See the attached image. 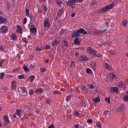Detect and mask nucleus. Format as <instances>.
Wrapping results in <instances>:
<instances>
[{
	"mask_svg": "<svg viewBox=\"0 0 128 128\" xmlns=\"http://www.w3.org/2000/svg\"><path fill=\"white\" fill-rule=\"evenodd\" d=\"M114 6V3L108 4L106 6L102 8V12H108V10H112Z\"/></svg>",
	"mask_w": 128,
	"mask_h": 128,
	"instance_id": "nucleus-1",
	"label": "nucleus"
},
{
	"mask_svg": "<svg viewBox=\"0 0 128 128\" xmlns=\"http://www.w3.org/2000/svg\"><path fill=\"white\" fill-rule=\"evenodd\" d=\"M87 52L91 56H96V51L90 47H88L86 49Z\"/></svg>",
	"mask_w": 128,
	"mask_h": 128,
	"instance_id": "nucleus-2",
	"label": "nucleus"
},
{
	"mask_svg": "<svg viewBox=\"0 0 128 128\" xmlns=\"http://www.w3.org/2000/svg\"><path fill=\"white\" fill-rule=\"evenodd\" d=\"M74 4H76V0H68L66 2V4L68 6H70L72 8H74Z\"/></svg>",
	"mask_w": 128,
	"mask_h": 128,
	"instance_id": "nucleus-3",
	"label": "nucleus"
},
{
	"mask_svg": "<svg viewBox=\"0 0 128 128\" xmlns=\"http://www.w3.org/2000/svg\"><path fill=\"white\" fill-rule=\"evenodd\" d=\"M44 28H50V19H46L45 20H44Z\"/></svg>",
	"mask_w": 128,
	"mask_h": 128,
	"instance_id": "nucleus-4",
	"label": "nucleus"
},
{
	"mask_svg": "<svg viewBox=\"0 0 128 128\" xmlns=\"http://www.w3.org/2000/svg\"><path fill=\"white\" fill-rule=\"evenodd\" d=\"M108 26H110V24H108V22H105L104 23L101 27V28L102 30V32H104L106 30H108Z\"/></svg>",
	"mask_w": 128,
	"mask_h": 128,
	"instance_id": "nucleus-5",
	"label": "nucleus"
},
{
	"mask_svg": "<svg viewBox=\"0 0 128 128\" xmlns=\"http://www.w3.org/2000/svg\"><path fill=\"white\" fill-rule=\"evenodd\" d=\"M10 88L11 90H16V82L12 81L11 82V86L10 87Z\"/></svg>",
	"mask_w": 128,
	"mask_h": 128,
	"instance_id": "nucleus-6",
	"label": "nucleus"
},
{
	"mask_svg": "<svg viewBox=\"0 0 128 128\" xmlns=\"http://www.w3.org/2000/svg\"><path fill=\"white\" fill-rule=\"evenodd\" d=\"M110 92L113 94V92H118V87H111L110 89Z\"/></svg>",
	"mask_w": 128,
	"mask_h": 128,
	"instance_id": "nucleus-7",
	"label": "nucleus"
},
{
	"mask_svg": "<svg viewBox=\"0 0 128 128\" xmlns=\"http://www.w3.org/2000/svg\"><path fill=\"white\" fill-rule=\"evenodd\" d=\"M80 31L78 30L76 31H74L72 34V36L74 38H78V36H80Z\"/></svg>",
	"mask_w": 128,
	"mask_h": 128,
	"instance_id": "nucleus-8",
	"label": "nucleus"
},
{
	"mask_svg": "<svg viewBox=\"0 0 128 128\" xmlns=\"http://www.w3.org/2000/svg\"><path fill=\"white\" fill-rule=\"evenodd\" d=\"M126 108V106L124 104H122L118 108V112H124L126 110L124 109Z\"/></svg>",
	"mask_w": 128,
	"mask_h": 128,
	"instance_id": "nucleus-9",
	"label": "nucleus"
},
{
	"mask_svg": "<svg viewBox=\"0 0 128 128\" xmlns=\"http://www.w3.org/2000/svg\"><path fill=\"white\" fill-rule=\"evenodd\" d=\"M16 28L17 30H16V32L22 34V27L18 25H17Z\"/></svg>",
	"mask_w": 128,
	"mask_h": 128,
	"instance_id": "nucleus-10",
	"label": "nucleus"
},
{
	"mask_svg": "<svg viewBox=\"0 0 128 128\" xmlns=\"http://www.w3.org/2000/svg\"><path fill=\"white\" fill-rule=\"evenodd\" d=\"M8 28L6 26H2L0 28L1 32L6 33V32H8Z\"/></svg>",
	"mask_w": 128,
	"mask_h": 128,
	"instance_id": "nucleus-11",
	"label": "nucleus"
},
{
	"mask_svg": "<svg viewBox=\"0 0 128 128\" xmlns=\"http://www.w3.org/2000/svg\"><path fill=\"white\" fill-rule=\"evenodd\" d=\"M10 37L12 40H18V36H16L14 33H12V34L10 36Z\"/></svg>",
	"mask_w": 128,
	"mask_h": 128,
	"instance_id": "nucleus-12",
	"label": "nucleus"
},
{
	"mask_svg": "<svg viewBox=\"0 0 128 128\" xmlns=\"http://www.w3.org/2000/svg\"><path fill=\"white\" fill-rule=\"evenodd\" d=\"M30 31L32 34H34V32H36V26H34V25L31 26V28H30Z\"/></svg>",
	"mask_w": 128,
	"mask_h": 128,
	"instance_id": "nucleus-13",
	"label": "nucleus"
},
{
	"mask_svg": "<svg viewBox=\"0 0 128 128\" xmlns=\"http://www.w3.org/2000/svg\"><path fill=\"white\" fill-rule=\"evenodd\" d=\"M108 76L111 78V80H114L116 78V76L114 74V73H110L108 74Z\"/></svg>",
	"mask_w": 128,
	"mask_h": 128,
	"instance_id": "nucleus-14",
	"label": "nucleus"
},
{
	"mask_svg": "<svg viewBox=\"0 0 128 128\" xmlns=\"http://www.w3.org/2000/svg\"><path fill=\"white\" fill-rule=\"evenodd\" d=\"M88 60V58L86 56H83L80 57V60L81 62H87Z\"/></svg>",
	"mask_w": 128,
	"mask_h": 128,
	"instance_id": "nucleus-15",
	"label": "nucleus"
},
{
	"mask_svg": "<svg viewBox=\"0 0 128 128\" xmlns=\"http://www.w3.org/2000/svg\"><path fill=\"white\" fill-rule=\"evenodd\" d=\"M16 114H17L19 118H22V110L20 109L16 110Z\"/></svg>",
	"mask_w": 128,
	"mask_h": 128,
	"instance_id": "nucleus-16",
	"label": "nucleus"
},
{
	"mask_svg": "<svg viewBox=\"0 0 128 128\" xmlns=\"http://www.w3.org/2000/svg\"><path fill=\"white\" fill-rule=\"evenodd\" d=\"M74 44H80V38H76L74 40Z\"/></svg>",
	"mask_w": 128,
	"mask_h": 128,
	"instance_id": "nucleus-17",
	"label": "nucleus"
},
{
	"mask_svg": "<svg viewBox=\"0 0 128 128\" xmlns=\"http://www.w3.org/2000/svg\"><path fill=\"white\" fill-rule=\"evenodd\" d=\"M18 91L20 92H26V88L24 87H20L18 88Z\"/></svg>",
	"mask_w": 128,
	"mask_h": 128,
	"instance_id": "nucleus-18",
	"label": "nucleus"
},
{
	"mask_svg": "<svg viewBox=\"0 0 128 128\" xmlns=\"http://www.w3.org/2000/svg\"><path fill=\"white\" fill-rule=\"evenodd\" d=\"M62 14H64V10H62V8H61L59 10H58L57 12V16H60Z\"/></svg>",
	"mask_w": 128,
	"mask_h": 128,
	"instance_id": "nucleus-19",
	"label": "nucleus"
},
{
	"mask_svg": "<svg viewBox=\"0 0 128 128\" xmlns=\"http://www.w3.org/2000/svg\"><path fill=\"white\" fill-rule=\"evenodd\" d=\"M92 101L94 102H100V98L99 96H98L96 98H93Z\"/></svg>",
	"mask_w": 128,
	"mask_h": 128,
	"instance_id": "nucleus-20",
	"label": "nucleus"
},
{
	"mask_svg": "<svg viewBox=\"0 0 128 128\" xmlns=\"http://www.w3.org/2000/svg\"><path fill=\"white\" fill-rule=\"evenodd\" d=\"M78 32H79L80 34H88V32H86V30H84V29L83 28L79 29L78 30Z\"/></svg>",
	"mask_w": 128,
	"mask_h": 128,
	"instance_id": "nucleus-21",
	"label": "nucleus"
},
{
	"mask_svg": "<svg viewBox=\"0 0 128 128\" xmlns=\"http://www.w3.org/2000/svg\"><path fill=\"white\" fill-rule=\"evenodd\" d=\"M24 110L26 112H30V108L29 106H26V105L24 106Z\"/></svg>",
	"mask_w": 128,
	"mask_h": 128,
	"instance_id": "nucleus-22",
	"label": "nucleus"
},
{
	"mask_svg": "<svg viewBox=\"0 0 128 128\" xmlns=\"http://www.w3.org/2000/svg\"><path fill=\"white\" fill-rule=\"evenodd\" d=\"M90 6L96 8V1H92L90 2Z\"/></svg>",
	"mask_w": 128,
	"mask_h": 128,
	"instance_id": "nucleus-23",
	"label": "nucleus"
},
{
	"mask_svg": "<svg viewBox=\"0 0 128 128\" xmlns=\"http://www.w3.org/2000/svg\"><path fill=\"white\" fill-rule=\"evenodd\" d=\"M23 69L24 72H30V68H28V67L26 65V64H24L23 65Z\"/></svg>",
	"mask_w": 128,
	"mask_h": 128,
	"instance_id": "nucleus-24",
	"label": "nucleus"
},
{
	"mask_svg": "<svg viewBox=\"0 0 128 128\" xmlns=\"http://www.w3.org/2000/svg\"><path fill=\"white\" fill-rule=\"evenodd\" d=\"M25 12H26V16L28 18L30 17V9L28 8H26L25 9Z\"/></svg>",
	"mask_w": 128,
	"mask_h": 128,
	"instance_id": "nucleus-25",
	"label": "nucleus"
},
{
	"mask_svg": "<svg viewBox=\"0 0 128 128\" xmlns=\"http://www.w3.org/2000/svg\"><path fill=\"white\" fill-rule=\"evenodd\" d=\"M104 66L108 70H112V68H110V64H108V63H106L104 64Z\"/></svg>",
	"mask_w": 128,
	"mask_h": 128,
	"instance_id": "nucleus-26",
	"label": "nucleus"
},
{
	"mask_svg": "<svg viewBox=\"0 0 128 128\" xmlns=\"http://www.w3.org/2000/svg\"><path fill=\"white\" fill-rule=\"evenodd\" d=\"M44 92L42 88H37L35 90L36 94H42Z\"/></svg>",
	"mask_w": 128,
	"mask_h": 128,
	"instance_id": "nucleus-27",
	"label": "nucleus"
},
{
	"mask_svg": "<svg viewBox=\"0 0 128 128\" xmlns=\"http://www.w3.org/2000/svg\"><path fill=\"white\" fill-rule=\"evenodd\" d=\"M56 2L58 6H62V0H56Z\"/></svg>",
	"mask_w": 128,
	"mask_h": 128,
	"instance_id": "nucleus-28",
	"label": "nucleus"
},
{
	"mask_svg": "<svg viewBox=\"0 0 128 128\" xmlns=\"http://www.w3.org/2000/svg\"><path fill=\"white\" fill-rule=\"evenodd\" d=\"M87 86L89 90H94V88H96V86H94V85L92 84H88Z\"/></svg>",
	"mask_w": 128,
	"mask_h": 128,
	"instance_id": "nucleus-29",
	"label": "nucleus"
},
{
	"mask_svg": "<svg viewBox=\"0 0 128 128\" xmlns=\"http://www.w3.org/2000/svg\"><path fill=\"white\" fill-rule=\"evenodd\" d=\"M6 20V18L0 16V24H3V22H5Z\"/></svg>",
	"mask_w": 128,
	"mask_h": 128,
	"instance_id": "nucleus-30",
	"label": "nucleus"
},
{
	"mask_svg": "<svg viewBox=\"0 0 128 128\" xmlns=\"http://www.w3.org/2000/svg\"><path fill=\"white\" fill-rule=\"evenodd\" d=\"M34 75H32V76H30V77H29V80H30V82H34Z\"/></svg>",
	"mask_w": 128,
	"mask_h": 128,
	"instance_id": "nucleus-31",
	"label": "nucleus"
},
{
	"mask_svg": "<svg viewBox=\"0 0 128 128\" xmlns=\"http://www.w3.org/2000/svg\"><path fill=\"white\" fill-rule=\"evenodd\" d=\"M4 120L6 122H8V124L10 123V120H8V116H4Z\"/></svg>",
	"mask_w": 128,
	"mask_h": 128,
	"instance_id": "nucleus-32",
	"label": "nucleus"
},
{
	"mask_svg": "<svg viewBox=\"0 0 128 128\" xmlns=\"http://www.w3.org/2000/svg\"><path fill=\"white\" fill-rule=\"evenodd\" d=\"M82 92H86V90H88V88H86V86H83L81 88Z\"/></svg>",
	"mask_w": 128,
	"mask_h": 128,
	"instance_id": "nucleus-33",
	"label": "nucleus"
},
{
	"mask_svg": "<svg viewBox=\"0 0 128 128\" xmlns=\"http://www.w3.org/2000/svg\"><path fill=\"white\" fill-rule=\"evenodd\" d=\"M124 26L126 27V24H128V20H124L123 21H122V22Z\"/></svg>",
	"mask_w": 128,
	"mask_h": 128,
	"instance_id": "nucleus-34",
	"label": "nucleus"
},
{
	"mask_svg": "<svg viewBox=\"0 0 128 128\" xmlns=\"http://www.w3.org/2000/svg\"><path fill=\"white\" fill-rule=\"evenodd\" d=\"M58 40H54L52 43V46H58Z\"/></svg>",
	"mask_w": 128,
	"mask_h": 128,
	"instance_id": "nucleus-35",
	"label": "nucleus"
},
{
	"mask_svg": "<svg viewBox=\"0 0 128 128\" xmlns=\"http://www.w3.org/2000/svg\"><path fill=\"white\" fill-rule=\"evenodd\" d=\"M105 100L108 104H110V96L106 97Z\"/></svg>",
	"mask_w": 128,
	"mask_h": 128,
	"instance_id": "nucleus-36",
	"label": "nucleus"
},
{
	"mask_svg": "<svg viewBox=\"0 0 128 128\" xmlns=\"http://www.w3.org/2000/svg\"><path fill=\"white\" fill-rule=\"evenodd\" d=\"M74 66H76V62L72 61L70 62V68H74Z\"/></svg>",
	"mask_w": 128,
	"mask_h": 128,
	"instance_id": "nucleus-37",
	"label": "nucleus"
},
{
	"mask_svg": "<svg viewBox=\"0 0 128 128\" xmlns=\"http://www.w3.org/2000/svg\"><path fill=\"white\" fill-rule=\"evenodd\" d=\"M95 34L98 36H102V31H96Z\"/></svg>",
	"mask_w": 128,
	"mask_h": 128,
	"instance_id": "nucleus-38",
	"label": "nucleus"
},
{
	"mask_svg": "<svg viewBox=\"0 0 128 128\" xmlns=\"http://www.w3.org/2000/svg\"><path fill=\"white\" fill-rule=\"evenodd\" d=\"M24 76H26V74H22L18 76V78L19 80H22V78H24Z\"/></svg>",
	"mask_w": 128,
	"mask_h": 128,
	"instance_id": "nucleus-39",
	"label": "nucleus"
},
{
	"mask_svg": "<svg viewBox=\"0 0 128 128\" xmlns=\"http://www.w3.org/2000/svg\"><path fill=\"white\" fill-rule=\"evenodd\" d=\"M46 68H40V72H46Z\"/></svg>",
	"mask_w": 128,
	"mask_h": 128,
	"instance_id": "nucleus-40",
	"label": "nucleus"
},
{
	"mask_svg": "<svg viewBox=\"0 0 128 128\" xmlns=\"http://www.w3.org/2000/svg\"><path fill=\"white\" fill-rule=\"evenodd\" d=\"M66 119L68 120H72V115L68 114L66 115Z\"/></svg>",
	"mask_w": 128,
	"mask_h": 128,
	"instance_id": "nucleus-41",
	"label": "nucleus"
},
{
	"mask_svg": "<svg viewBox=\"0 0 128 128\" xmlns=\"http://www.w3.org/2000/svg\"><path fill=\"white\" fill-rule=\"evenodd\" d=\"M74 116H80V112L75 111L74 112Z\"/></svg>",
	"mask_w": 128,
	"mask_h": 128,
	"instance_id": "nucleus-42",
	"label": "nucleus"
},
{
	"mask_svg": "<svg viewBox=\"0 0 128 128\" xmlns=\"http://www.w3.org/2000/svg\"><path fill=\"white\" fill-rule=\"evenodd\" d=\"M86 74H92V70H90V68H87L86 70Z\"/></svg>",
	"mask_w": 128,
	"mask_h": 128,
	"instance_id": "nucleus-43",
	"label": "nucleus"
},
{
	"mask_svg": "<svg viewBox=\"0 0 128 128\" xmlns=\"http://www.w3.org/2000/svg\"><path fill=\"white\" fill-rule=\"evenodd\" d=\"M118 86H119V88H123L124 87V82H122V81L121 82H120L119 83Z\"/></svg>",
	"mask_w": 128,
	"mask_h": 128,
	"instance_id": "nucleus-44",
	"label": "nucleus"
},
{
	"mask_svg": "<svg viewBox=\"0 0 128 128\" xmlns=\"http://www.w3.org/2000/svg\"><path fill=\"white\" fill-rule=\"evenodd\" d=\"M124 100L128 102V95H125L123 98Z\"/></svg>",
	"mask_w": 128,
	"mask_h": 128,
	"instance_id": "nucleus-45",
	"label": "nucleus"
},
{
	"mask_svg": "<svg viewBox=\"0 0 128 128\" xmlns=\"http://www.w3.org/2000/svg\"><path fill=\"white\" fill-rule=\"evenodd\" d=\"M4 73L2 72L0 75V80H4Z\"/></svg>",
	"mask_w": 128,
	"mask_h": 128,
	"instance_id": "nucleus-46",
	"label": "nucleus"
},
{
	"mask_svg": "<svg viewBox=\"0 0 128 128\" xmlns=\"http://www.w3.org/2000/svg\"><path fill=\"white\" fill-rule=\"evenodd\" d=\"M98 14H103L104 12H102V9H99L97 10Z\"/></svg>",
	"mask_w": 128,
	"mask_h": 128,
	"instance_id": "nucleus-47",
	"label": "nucleus"
},
{
	"mask_svg": "<svg viewBox=\"0 0 128 128\" xmlns=\"http://www.w3.org/2000/svg\"><path fill=\"white\" fill-rule=\"evenodd\" d=\"M70 98H72V96H70V95L68 96H67L66 98V102H68V100H70Z\"/></svg>",
	"mask_w": 128,
	"mask_h": 128,
	"instance_id": "nucleus-48",
	"label": "nucleus"
},
{
	"mask_svg": "<svg viewBox=\"0 0 128 128\" xmlns=\"http://www.w3.org/2000/svg\"><path fill=\"white\" fill-rule=\"evenodd\" d=\"M29 94H30V96H32V94H34V90H30L29 91Z\"/></svg>",
	"mask_w": 128,
	"mask_h": 128,
	"instance_id": "nucleus-49",
	"label": "nucleus"
},
{
	"mask_svg": "<svg viewBox=\"0 0 128 128\" xmlns=\"http://www.w3.org/2000/svg\"><path fill=\"white\" fill-rule=\"evenodd\" d=\"M54 94H60V92L58 90H55L54 92Z\"/></svg>",
	"mask_w": 128,
	"mask_h": 128,
	"instance_id": "nucleus-50",
	"label": "nucleus"
},
{
	"mask_svg": "<svg viewBox=\"0 0 128 128\" xmlns=\"http://www.w3.org/2000/svg\"><path fill=\"white\" fill-rule=\"evenodd\" d=\"M36 52H42V48H39V47H36Z\"/></svg>",
	"mask_w": 128,
	"mask_h": 128,
	"instance_id": "nucleus-51",
	"label": "nucleus"
},
{
	"mask_svg": "<svg viewBox=\"0 0 128 128\" xmlns=\"http://www.w3.org/2000/svg\"><path fill=\"white\" fill-rule=\"evenodd\" d=\"M26 22H28V18H25L23 20L24 24H26Z\"/></svg>",
	"mask_w": 128,
	"mask_h": 128,
	"instance_id": "nucleus-52",
	"label": "nucleus"
},
{
	"mask_svg": "<svg viewBox=\"0 0 128 128\" xmlns=\"http://www.w3.org/2000/svg\"><path fill=\"white\" fill-rule=\"evenodd\" d=\"M22 40L24 42H25L24 44V46H26V44H28V40L26 41V40H24V39H22Z\"/></svg>",
	"mask_w": 128,
	"mask_h": 128,
	"instance_id": "nucleus-53",
	"label": "nucleus"
},
{
	"mask_svg": "<svg viewBox=\"0 0 128 128\" xmlns=\"http://www.w3.org/2000/svg\"><path fill=\"white\" fill-rule=\"evenodd\" d=\"M96 126L98 128H102V124H100V122H98L96 123Z\"/></svg>",
	"mask_w": 128,
	"mask_h": 128,
	"instance_id": "nucleus-54",
	"label": "nucleus"
},
{
	"mask_svg": "<svg viewBox=\"0 0 128 128\" xmlns=\"http://www.w3.org/2000/svg\"><path fill=\"white\" fill-rule=\"evenodd\" d=\"M64 34V30H61L60 32V36H62Z\"/></svg>",
	"mask_w": 128,
	"mask_h": 128,
	"instance_id": "nucleus-55",
	"label": "nucleus"
},
{
	"mask_svg": "<svg viewBox=\"0 0 128 128\" xmlns=\"http://www.w3.org/2000/svg\"><path fill=\"white\" fill-rule=\"evenodd\" d=\"M43 8L44 12H46L48 10V8H46V5L43 6Z\"/></svg>",
	"mask_w": 128,
	"mask_h": 128,
	"instance_id": "nucleus-56",
	"label": "nucleus"
},
{
	"mask_svg": "<svg viewBox=\"0 0 128 128\" xmlns=\"http://www.w3.org/2000/svg\"><path fill=\"white\" fill-rule=\"evenodd\" d=\"M76 50H84V48L83 47H79L76 48Z\"/></svg>",
	"mask_w": 128,
	"mask_h": 128,
	"instance_id": "nucleus-57",
	"label": "nucleus"
},
{
	"mask_svg": "<svg viewBox=\"0 0 128 128\" xmlns=\"http://www.w3.org/2000/svg\"><path fill=\"white\" fill-rule=\"evenodd\" d=\"M64 45L66 46H68V42L66 40H64Z\"/></svg>",
	"mask_w": 128,
	"mask_h": 128,
	"instance_id": "nucleus-58",
	"label": "nucleus"
},
{
	"mask_svg": "<svg viewBox=\"0 0 128 128\" xmlns=\"http://www.w3.org/2000/svg\"><path fill=\"white\" fill-rule=\"evenodd\" d=\"M96 56L97 58H100V56H102V54L98 53L97 54H96Z\"/></svg>",
	"mask_w": 128,
	"mask_h": 128,
	"instance_id": "nucleus-59",
	"label": "nucleus"
},
{
	"mask_svg": "<svg viewBox=\"0 0 128 128\" xmlns=\"http://www.w3.org/2000/svg\"><path fill=\"white\" fill-rule=\"evenodd\" d=\"M75 2L76 4L78 2H84V0H75Z\"/></svg>",
	"mask_w": 128,
	"mask_h": 128,
	"instance_id": "nucleus-60",
	"label": "nucleus"
},
{
	"mask_svg": "<svg viewBox=\"0 0 128 128\" xmlns=\"http://www.w3.org/2000/svg\"><path fill=\"white\" fill-rule=\"evenodd\" d=\"M110 52L111 54H116V52H114V50H110Z\"/></svg>",
	"mask_w": 128,
	"mask_h": 128,
	"instance_id": "nucleus-61",
	"label": "nucleus"
},
{
	"mask_svg": "<svg viewBox=\"0 0 128 128\" xmlns=\"http://www.w3.org/2000/svg\"><path fill=\"white\" fill-rule=\"evenodd\" d=\"M46 104H50V98H47L46 99Z\"/></svg>",
	"mask_w": 128,
	"mask_h": 128,
	"instance_id": "nucleus-62",
	"label": "nucleus"
},
{
	"mask_svg": "<svg viewBox=\"0 0 128 128\" xmlns=\"http://www.w3.org/2000/svg\"><path fill=\"white\" fill-rule=\"evenodd\" d=\"M30 68H31L32 70V68H34V65L30 64Z\"/></svg>",
	"mask_w": 128,
	"mask_h": 128,
	"instance_id": "nucleus-63",
	"label": "nucleus"
},
{
	"mask_svg": "<svg viewBox=\"0 0 128 128\" xmlns=\"http://www.w3.org/2000/svg\"><path fill=\"white\" fill-rule=\"evenodd\" d=\"M48 128H54V124H52L50 126L48 127Z\"/></svg>",
	"mask_w": 128,
	"mask_h": 128,
	"instance_id": "nucleus-64",
	"label": "nucleus"
}]
</instances>
